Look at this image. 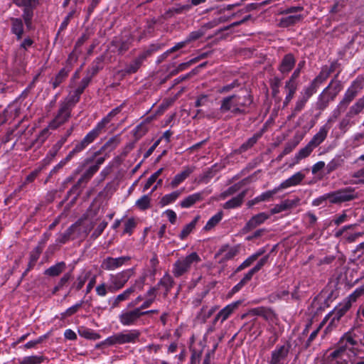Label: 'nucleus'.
<instances>
[{"instance_id": "1", "label": "nucleus", "mask_w": 364, "mask_h": 364, "mask_svg": "<svg viewBox=\"0 0 364 364\" xmlns=\"http://www.w3.org/2000/svg\"><path fill=\"white\" fill-rule=\"evenodd\" d=\"M252 102V97L245 89H240L237 93L225 97L220 102V111L233 114L245 113Z\"/></svg>"}, {"instance_id": "2", "label": "nucleus", "mask_w": 364, "mask_h": 364, "mask_svg": "<svg viewBox=\"0 0 364 364\" xmlns=\"http://www.w3.org/2000/svg\"><path fill=\"white\" fill-rule=\"evenodd\" d=\"M324 80L325 78L319 75L309 86L304 87L295 102L291 114L288 117L289 119L294 118L304 108L310 97L316 92L318 84L321 83Z\"/></svg>"}, {"instance_id": "3", "label": "nucleus", "mask_w": 364, "mask_h": 364, "mask_svg": "<svg viewBox=\"0 0 364 364\" xmlns=\"http://www.w3.org/2000/svg\"><path fill=\"white\" fill-rule=\"evenodd\" d=\"M356 345V341L352 337L350 333H346L340 340L338 347L337 349L331 352L327 357V360L334 364V360L341 358L344 354L349 355V353H355L353 351L354 346Z\"/></svg>"}, {"instance_id": "4", "label": "nucleus", "mask_w": 364, "mask_h": 364, "mask_svg": "<svg viewBox=\"0 0 364 364\" xmlns=\"http://www.w3.org/2000/svg\"><path fill=\"white\" fill-rule=\"evenodd\" d=\"M140 336L139 330L132 329L124 332L118 333L107 338L104 343L108 346L116 344H125L135 343Z\"/></svg>"}, {"instance_id": "5", "label": "nucleus", "mask_w": 364, "mask_h": 364, "mask_svg": "<svg viewBox=\"0 0 364 364\" xmlns=\"http://www.w3.org/2000/svg\"><path fill=\"white\" fill-rule=\"evenodd\" d=\"M134 274V269H127L109 275V292L122 289Z\"/></svg>"}, {"instance_id": "6", "label": "nucleus", "mask_w": 364, "mask_h": 364, "mask_svg": "<svg viewBox=\"0 0 364 364\" xmlns=\"http://www.w3.org/2000/svg\"><path fill=\"white\" fill-rule=\"evenodd\" d=\"M144 283V278L143 277L139 280H136L133 285L127 288L117 296L113 297L110 300V302H112V308L118 307L122 302L128 300L136 291H141L143 289Z\"/></svg>"}, {"instance_id": "7", "label": "nucleus", "mask_w": 364, "mask_h": 364, "mask_svg": "<svg viewBox=\"0 0 364 364\" xmlns=\"http://www.w3.org/2000/svg\"><path fill=\"white\" fill-rule=\"evenodd\" d=\"M355 198L356 194L354 190L351 188H343L322 196V198L323 200H328L331 203L346 202Z\"/></svg>"}, {"instance_id": "8", "label": "nucleus", "mask_w": 364, "mask_h": 364, "mask_svg": "<svg viewBox=\"0 0 364 364\" xmlns=\"http://www.w3.org/2000/svg\"><path fill=\"white\" fill-rule=\"evenodd\" d=\"M149 311H141L138 308L132 310L124 309L119 314V321L124 326H134L140 318Z\"/></svg>"}, {"instance_id": "9", "label": "nucleus", "mask_w": 364, "mask_h": 364, "mask_svg": "<svg viewBox=\"0 0 364 364\" xmlns=\"http://www.w3.org/2000/svg\"><path fill=\"white\" fill-rule=\"evenodd\" d=\"M14 4L23 7V18L27 28H30L33 15V9L38 4V0H13Z\"/></svg>"}, {"instance_id": "10", "label": "nucleus", "mask_w": 364, "mask_h": 364, "mask_svg": "<svg viewBox=\"0 0 364 364\" xmlns=\"http://www.w3.org/2000/svg\"><path fill=\"white\" fill-rule=\"evenodd\" d=\"M71 109L68 105H61L54 119L48 124L50 129H56L64 124L70 117Z\"/></svg>"}, {"instance_id": "11", "label": "nucleus", "mask_w": 364, "mask_h": 364, "mask_svg": "<svg viewBox=\"0 0 364 364\" xmlns=\"http://www.w3.org/2000/svg\"><path fill=\"white\" fill-rule=\"evenodd\" d=\"M240 245L230 246L229 245H223L215 255V257L218 259L219 263H225V262L233 259L239 253Z\"/></svg>"}, {"instance_id": "12", "label": "nucleus", "mask_w": 364, "mask_h": 364, "mask_svg": "<svg viewBox=\"0 0 364 364\" xmlns=\"http://www.w3.org/2000/svg\"><path fill=\"white\" fill-rule=\"evenodd\" d=\"M361 87L358 82H353L352 85L346 90L343 100L338 105V109L343 111L348 105L353 100V99L358 94Z\"/></svg>"}, {"instance_id": "13", "label": "nucleus", "mask_w": 364, "mask_h": 364, "mask_svg": "<svg viewBox=\"0 0 364 364\" xmlns=\"http://www.w3.org/2000/svg\"><path fill=\"white\" fill-rule=\"evenodd\" d=\"M130 259L129 257L122 256L119 257H107L101 263V268L106 271H114L122 267Z\"/></svg>"}, {"instance_id": "14", "label": "nucleus", "mask_w": 364, "mask_h": 364, "mask_svg": "<svg viewBox=\"0 0 364 364\" xmlns=\"http://www.w3.org/2000/svg\"><path fill=\"white\" fill-rule=\"evenodd\" d=\"M241 304L242 301L238 300L225 306L218 313L214 318V323H215L220 320L221 323H223L239 307Z\"/></svg>"}, {"instance_id": "15", "label": "nucleus", "mask_w": 364, "mask_h": 364, "mask_svg": "<svg viewBox=\"0 0 364 364\" xmlns=\"http://www.w3.org/2000/svg\"><path fill=\"white\" fill-rule=\"evenodd\" d=\"M195 167L193 166H186L183 168V170L175 175L171 181L169 183V186L171 188L178 187L194 171Z\"/></svg>"}, {"instance_id": "16", "label": "nucleus", "mask_w": 364, "mask_h": 364, "mask_svg": "<svg viewBox=\"0 0 364 364\" xmlns=\"http://www.w3.org/2000/svg\"><path fill=\"white\" fill-rule=\"evenodd\" d=\"M289 347L285 345L277 346L272 352L269 364H281L288 355Z\"/></svg>"}, {"instance_id": "17", "label": "nucleus", "mask_w": 364, "mask_h": 364, "mask_svg": "<svg viewBox=\"0 0 364 364\" xmlns=\"http://www.w3.org/2000/svg\"><path fill=\"white\" fill-rule=\"evenodd\" d=\"M270 217L269 214H267L265 213H259L254 216H252L249 221L246 223L245 226V229L246 231H250L251 230L255 229L259 225L264 223Z\"/></svg>"}, {"instance_id": "18", "label": "nucleus", "mask_w": 364, "mask_h": 364, "mask_svg": "<svg viewBox=\"0 0 364 364\" xmlns=\"http://www.w3.org/2000/svg\"><path fill=\"white\" fill-rule=\"evenodd\" d=\"M305 175L301 171L296 172L289 178L279 184V188L280 190L286 189L291 186H296L301 183L304 179Z\"/></svg>"}, {"instance_id": "19", "label": "nucleus", "mask_w": 364, "mask_h": 364, "mask_svg": "<svg viewBox=\"0 0 364 364\" xmlns=\"http://www.w3.org/2000/svg\"><path fill=\"white\" fill-rule=\"evenodd\" d=\"M315 148L309 142L304 148L301 149L294 156L292 162L289 164L291 168L296 164H298L300 161L311 155Z\"/></svg>"}, {"instance_id": "20", "label": "nucleus", "mask_w": 364, "mask_h": 364, "mask_svg": "<svg viewBox=\"0 0 364 364\" xmlns=\"http://www.w3.org/2000/svg\"><path fill=\"white\" fill-rule=\"evenodd\" d=\"M296 60L294 55L291 53L284 55L279 67V70L282 74L289 73L294 67Z\"/></svg>"}, {"instance_id": "21", "label": "nucleus", "mask_w": 364, "mask_h": 364, "mask_svg": "<svg viewBox=\"0 0 364 364\" xmlns=\"http://www.w3.org/2000/svg\"><path fill=\"white\" fill-rule=\"evenodd\" d=\"M105 126L106 119H102L82 139L89 145L99 136L101 130L103 129Z\"/></svg>"}, {"instance_id": "22", "label": "nucleus", "mask_w": 364, "mask_h": 364, "mask_svg": "<svg viewBox=\"0 0 364 364\" xmlns=\"http://www.w3.org/2000/svg\"><path fill=\"white\" fill-rule=\"evenodd\" d=\"M329 128L324 125L321 127L319 131L313 136L309 143L314 147L320 145L326 138Z\"/></svg>"}, {"instance_id": "23", "label": "nucleus", "mask_w": 364, "mask_h": 364, "mask_svg": "<svg viewBox=\"0 0 364 364\" xmlns=\"http://www.w3.org/2000/svg\"><path fill=\"white\" fill-rule=\"evenodd\" d=\"M203 200V193L198 192L188 196L180 202V205L183 208H188L198 201Z\"/></svg>"}, {"instance_id": "24", "label": "nucleus", "mask_w": 364, "mask_h": 364, "mask_svg": "<svg viewBox=\"0 0 364 364\" xmlns=\"http://www.w3.org/2000/svg\"><path fill=\"white\" fill-rule=\"evenodd\" d=\"M11 21V32L16 36L18 40L22 38L23 33V23L19 18H12Z\"/></svg>"}, {"instance_id": "25", "label": "nucleus", "mask_w": 364, "mask_h": 364, "mask_svg": "<svg viewBox=\"0 0 364 364\" xmlns=\"http://www.w3.org/2000/svg\"><path fill=\"white\" fill-rule=\"evenodd\" d=\"M183 190H178L173 191L170 193L164 195L159 201V204L161 207L166 206L171 203L175 202L178 198L182 193Z\"/></svg>"}, {"instance_id": "26", "label": "nucleus", "mask_w": 364, "mask_h": 364, "mask_svg": "<svg viewBox=\"0 0 364 364\" xmlns=\"http://www.w3.org/2000/svg\"><path fill=\"white\" fill-rule=\"evenodd\" d=\"M285 90L287 91V94L283 102L284 107H287L291 101V100L294 98L296 91L297 90V85L296 83L286 82Z\"/></svg>"}, {"instance_id": "27", "label": "nucleus", "mask_w": 364, "mask_h": 364, "mask_svg": "<svg viewBox=\"0 0 364 364\" xmlns=\"http://www.w3.org/2000/svg\"><path fill=\"white\" fill-rule=\"evenodd\" d=\"M246 195V191H242L237 196L228 200L224 205L223 208L225 209H232L240 206L242 203L244 198Z\"/></svg>"}, {"instance_id": "28", "label": "nucleus", "mask_w": 364, "mask_h": 364, "mask_svg": "<svg viewBox=\"0 0 364 364\" xmlns=\"http://www.w3.org/2000/svg\"><path fill=\"white\" fill-rule=\"evenodd\" d=\"M303 18L304 16L301 14L289 15L282 17L280 20L279 24L282 27H287L299 22Z\"/></svg>"}, {"instance_id": "29", "label": "nucleus", "mask_w": 364, "mask_h": 364, "mask_svg": "<svg viewBox=\"0 0 364 364\" xmlns=\"http://www.w3.org/2000/svg\"><path fill=\"white\" fill-rule=\"evenodd\" d=\"M189 269L181 259H178L173 265L172 272L176 277H179L186 274Z\"/></svg>"}, {"instance_id": "30", "label": "nucleus", "mask_w": 364, "mask_h": 364, "mask_svg": "<svg viewBox=\"0 0 364 364\" xmlns=\"http://www.w3.org/2000/svg\"><path fill=\"white\" fill-rule=\"evenodd\" d=\"M199 219L200 216L197 215L191 223H189L188 224L183 227L179 235V237L181 240H184L185 238H186L190 235V233L193 232Z\"/></svg>"}, {"instance_id": "31", "label": "nucleus", "mask_w": 364, "mask_h": 364, "mask_svg": "<svg viewBox=\"0 0 364 364\" xmlns=\"http://www.w3.org/2000/svg\"><path fill=\"white\" fill-rule=\"evenodd\" d=\"M294 205V201L289 200H285L279 204H277L273 208L270 210V215H274L277 213H279L284 210H287L291 208H292Z\"/></svg>"}, {"instance_id": "32", "label": "nucleus", "mask_w": 364, "mask_h": 364, "mask_svg": "<svg viewBox=\"0 0 364 364\" xmlns=\"http://www.w3.org/2000/svg\"><path fill=\"white\" fill-rule=\"evenodd\" d=\"M223 212L220 211L212 216L203 228L205 231H210L214 228L223 219Z\"/></svg>"}, {"instance_id": "33", "label": "nucleus", "mask_w": 364, "mask_h": 364, "mask_svg": "<svg viewBox=\"0 0 364 364\" xmlns=\"http://www.w3.org/2000/svg\"><path fill=\"white\" fill-rule=\"evenodd\" d=\"M364 296V285L354 290L344 301L347 304L351 306L352 304L355 302L359 298Z\"/></svg>"}, {"instance_id": "34", "label": "nucleus", "mask_w": 364, "mask_h": 364, "mask_svg": "<svg viewBox=\"0 0 364 364\" xmlns=\"http://www.w3.org/2000/svg\"><path fill=\"white\" fill-rule=\"evenodd\" d=\"M302 135H296L294 139L291 141H289L286 145L282 151V156H285L291 153L299 144V142L302 140Z\"/></svg>"}, {"instance_id": "35", "label": "nucleus", "mask_w": 364, "mask_h": 364, "mask_svg": "<svg viewBox=\"0 0 364 364\" xmlns=\"http://www.w3.org/2000/svg\"><path fill=\"white\" fill-rule=\"evenodd\" d=\"M65 269V263L60 262L47 269L45 272V274L48 276L55 277L59 275Z\"/></svg>"}, {"instance_id": "36", "label": "nucleus", "mask_w": 364, "mask_h": 364, "mask_svg": "<svg viewBox=\"0 0 364 364\" xmlns=\"http://www.w3.org/2000/svg\"><path fill=\"white\" fill-rule=\"evenodd\" d=\"M279 191H281V190L279 188V186H277V187H275L272 190L264 192L262 194H260L259 196H257L254 199V201H252V204H254L255 203H259V202H261V201L269 200L271 198L273 197V196L274 194H276Z\"/></svg>"}, {"instance_id": "37", "label": "nucleus", "mask_w": 364, "mask_h": 364, "mask_svg": "<svg viewBox=\"0 0 364 364\" xmlns=\"http://www.w3.org/2000/svg\"><path fill=\"white\" fill-rule=\"evenodd\" d=\"M364 109V96L359 100H357V102L353 104L349 109V112L347 114L348 117H353L354 115H356L362 112V110Z\"/></svg>"}, {"instance_id": "38", "label": "nucleus", "mask_w": 364, "mask_h": 364, "mask_svg": "<svg viewBox=\"0 0 364 364\" xmlns=\"http://www.w3.org/2000/svg\"><path fill=\"white\" fill-rule=\"evenodd\" d=\"M263 250H259L257 252L252 254L248 257L237 269V271H241L248 267H250L257 258L263 254Z\"/></svg>"}, {"instance_id": "39", "label": "nucleus", "mask_w": 364, "mask_h": 364, "mask_svg": "<svg viewBox=\"0 0 364 364\" xmlns=\"http://www.w3.org/2000/svg\"><path fill=\"white\" fill-rule=\"evenodd\" d=\"M69 70L65 68L61 69L55 78L52 80V85L53 88L58 87L68 77Z\"/></svg>"}, {"instance_id": "40", "label": "nucleus", "mask_w": 364, "mask_h": 364, "mask_svg": "<svg viewBox=\"0 0 364 364\" xmlns=\"http://www.w3.org/2000/svg\"><path fill=\"white\" fill-rule=\"evenodd\" d=\"M182 261H183L186 266L189 269L193 264H197L200 262V257L196 252H192L190 255L186 256L185 257L181 258Z\"/></svg>"}, {"instance_id": "41", "label": "nucleus", "mask_w": 364, "mask_h": 364, "mask_svg": "<svg viewBox=\"0 0 364 364\" xmlns=\"http://www.w3.org/2000/svg\"><path fill=\"white\" fill-rule=\"evenodd\" d=\"M350 306L345 301L336 306L333 311L330 312V316L336 315L338 318H341L350 309Z\"/></svg>"}, {"instance_id": "42", "label": "nucleus", "mask_w": 364, "mask_h": 364, "mask_svg": "<svg viewBox=\"0 0 364 364\" xmlns=\"http://www.w3.org/2000/svg\"><path fill=\"white\" fill-rule=\"evenodd\" d=\"M216 310V306L211 307L210 309L203 307L198 315V318L203 322H205L206 320L209 318Z\"/></svg>"}, {"instance_id": "43", "label": "nucleus", "mask_w": 364, "mask_h": 364, "mask_svg": "<svg viewBox=\"0 0 364 364\" xmlns=\"http://www.w3.org/2000/svg\"><path fill=\"white\" fill-rule=\"evenodd\" d=\"M343 160L340 156L333 158L326 165L327 173H330L333 172V171L341 167L343 165Z\"/></svg>"}, {"instance_id": "44", "label": "nucleus", "mask_w": 364, "mask_h": 364, "mask_svg": "<svg viewBox=\"0 0 364 364\" xmlns=\"http://www.w3.org/2000/svg\"><path fill=\"white\" fill-rule=\"evenodd\" d=\"M151 198L149 195H144L140 198H139L136 203L135 205L141 210H144L148 209L150 207Z\"/></svg>"}, {"instance_id": "45", "label": "nucleus", "mask_w": 364, "mask_h": 364, "mask_svg": "<svg viewBox=\"0 0 364 364\" xmlns=\"http://www.w3.org/2000/svg\"><path fill=\"white\" fill-rule=\"evenodd\" d=\"M351 176L350 183L355 185L364 184V167L355 171Z\"/></svg>"}, {"instance_id": "46", "label": "nucleus", "mask_w": 364, "mask_h": 364, "mask_svg": "<svg viewBox=\"0 0 364 364\" xmlns=\"http://www.w3.org/2000/svg\"><path fill=\"white\" fill-rule=\"evenodd\" d=\"M78 333L80 336L87 339L96 340L100 338L99 335L94 331L86 328H81L78 330Z\"/></svg>"}, {"instance_id": "47", "label": "nucleus", "mask_w": 364, "mask_h": 364, "mask_svg": "<svg viewBox=\"0 0 364 364\" xmlns=\"http://www.w3.org/2000/svg\"><path fill=\"white\" fill-rule=\"evenodd\" d=\"M43 361L41 356L31 355L24 357L19 363V364H41Z\"/></svg>"}, {"instance_id": "48", "label": "nucleus", "mask_w": 364, "mask_h": 364, "mask_svg": "<svg viewBox=\"0 0 364 364\" xmlns=\"http://www.w3.org/2000/svg\"><path fill=\"white\" fill-rule=\"evenodd\" d=\"M173 284V279L171 275L166 274L160 280L159 285H161L165 287L166 291H168L172 287Z\"/></svg>"}, {"instance_id": "49", "label": "nucleus", "mask_w": 364, "mask_h": 364, "mask_svg": "<svg viewBox=\"0 0 364 364\" xmlns=\"http://www.w3.org/2000/svg\"><path fill=\"white\" fill-rule=\"evenodd\" d=\"M77 228V223L75 224V225H73L72 226H70L66 231L65 233H63L60 238H58V242L60 243H65L70 238V237L71 236V235L73 234V232Z\"/></svg>"}, {"instance_id": "50", "label": "nucleus", "mask_w": 364, "mask_h": 364, "mask_svg": "<svg viewBox=\"0 0 364 364\" xmlns=\"http://www.w3.org/2000/svg\"><path fill=\"white\" fill-rule=\"evenodd\" d=\"M340 319L341 318H338V316H336V315L330 316V313H329L323 318V320L321 323V325L326 323L327 322L329 321L328 328H332V327H334L336 326V324L338 323Z\"/></svg>"}, {"instance_id": "51", "label": "nucleus", "mask_w": 364, "mask_h": 364, "mask_svg": "<svg viewBox=\"0 0 364 364\" xmlns=\"http://www.w3.org/2000/svg\"><path fill=\"white\" fill-rule=\"evenodd\" d=\"M340 319L341 318H338V316H336V315L330 316V313H329L323 318V320L321 323V325L326 323L327 322L329 321L328 328H332V327H334L336 326V324L338 323Z\"/></svg>"}, {"instance_id": "52", "label": "nucleus", "mask_w": 364, "mask_h": 364, "mask_svg": "<svg viewBox=\"0 0 364 364\" xmlns=\"http://www.w3.org/2000/svg\"><path fill=\"white\" fill-rule=\"evenodd\" d=\"M109 285H107L105 282L98 284L95 288L97 295L101 297L105 296L107 293L109 292Z\"/></svg>"}, {"instance_id": "53", "label": "nucleus", "mask_w": 364, "mask_h": 364, "mask_svg": "<svg viewBox=\"0 0 364 364\" xmlns=\"http://www.w3.org/2000/svg\"><path fill=\"white\" fill-rule=\"evenodd\" d=\"M136 227V222L134 218H129L124 223V228L123 233L131 235L132 233L133 230Z\"/></svg>"}, {"instance_id": "54", "label": "nucleus", "mask_w": 364, "mask_h": 364, "mask_svg": "<svg viewBox=\"0 0 364 364\" xmlns=\"http://www.w3.org/2000/svg\"><path fill=\"white\" fill-rule=\"evenodd\" d=\"M82 301H80L77 304H75V305L69 307L68 309H66V311L65 312H63L61 315L63 317H68V316H70L73 314H75L78 310L82 306Z\"/></svg>"}, {"instance_id": "55", "label": "nucleus", "mask_w": 364, "mask_h": 364, "mask_svg": "<svg viewBox=\"0 0 364 364\" xmlns=\"http://www.w3.org/2000/svg\"><path fill=\"white\" fill-rule=\"evenodd\" d=\"M90 274V272H88L77 277L75 282V287L77 290H80L82 288L87 279H88Z\"/></svg>"}, {"instance_id": "56", "label": "nucleus", "mask_w": 364, "mask_h": 364, "mask_svg": "<svg viewBox=\"0 0 364 364\" xmlns=\"http://www.w3.org/2000/svg\"><path fill=\"white\" fill-rule=\"evenodd\" d=\"M259 136V134L254 135L252 137L250 138L245 143H244L241 146L240 149L242 151H246L249 148L252 147L257 142Z\"/></svg>"}, {"instance_id": "57", "label": "nucleus", "mask_w": 364, "mask_h": 364, "mask_svg": "<svg viewBox=\"0 0 364 364\" xmlns=\"http://www.w3.org/2000/svg\"><path fill=\"white\" fill-rule=\"evenodd\" d=\"M6 116H9L10 117H16L18 115L19 108L17 107L16 104L10 105L6 109Z\"/></svg>"}, {"instance_id": "58", "label": "nucleus", "mask_w": 364, "mask_h": 364, "mask_svg": "<svg viewBox=\"0 0 364 364\" xmlns=\"http://www.w3.org/2000/svg\"><path fill=\"white\" fill-rule=\"evenodd\" d=\"M260 316L267 321H272L274 319L275 315L271 309L262 307Z\"/></svg>"}, {"instance_id": "59", "label": "nucleus", "mask_w": 364, "mask_h": 364, "mask_svg": "<svg viewBox=\"0 0 364 364\" xmlns=\"http://www.w3.org/2000/svg\"><path fill=\"white\" fill-rule=\"evenodd\" d=\"M98 165L90 166L86 172L83 174L80 181L90 178L98 171Z\"/></svg>"}, {"instance_id": "60", "label": "nucleus", "mask_w": 364, "mask_h": 364, "mask_svg": "<svg viewBox=\"0 0 364 364\" xmlns=\"http://www.w3.org/2000/svg\"><path fill=\"white\" fill-rule=\"evenodd\" d=\"M239 86V84L237 81H233L232 82L223 86L218 90V92L220 93H227L231 91L232 89Z\"/></svg>"}, {"instance_id": "61", "label": "nucleus", "mask_w": 364, "mask_h": 364, "mask_svg": "<svg viewBox=\"0 0 364 364\" xmlns=\"http://www.w3.org/2000/svg\"><path fill=\"white\" fill-rule=\"evenodd\" d=\"M203 36V32L201 30H198V31L191 32L186 39H187V41L188 43H190L191 41H196V40L200 38Z\"/></svg>"}, {"instance_id": "62", "label": "nucleus", "mask_w": 364, "mask_h": 364, "mask_svg": "<svg viewBox=\"0 0 364 364\" xmlns=\"http://www.w3.org/2000/svg\"><path fill=\"white\" fill-rule=\"evenodd\" d=\"M107 225V222H105V221L101 222L98 225V226L95 229V230L94 231V232L92 234L93 237H99L102 233L104 230L106 228Z\"/></svg>"}, {"instance_id": "63", "label": "nucleus", "mask_w": 364, "mask_h": 364, "mask_svg": "<svg viewBox=\"0 0 364 364\" xmlns=\"http://www.w3.org/2000/svg\"><path fill=\"white\" fill-rule=\"evenodd\" d=\"M164 214L171 224H175L177 219L176 213L173 210H166Z\"/></svg>"}, {"instance_id": "64", "label": "nucleus", "mask_w": 364, "mask_h": 364, "mask_svg": "<svg viewBox=\"0 0 364 364\" xmlns=\"http://www.w3.org/2000/svg\"><path fill=\"white\" fill-rule=\"evenodd\" d=\"M139 60H136L131 63L127 68V72L129 73H134L140 67Z\"/></svg>"}]
</instances>
